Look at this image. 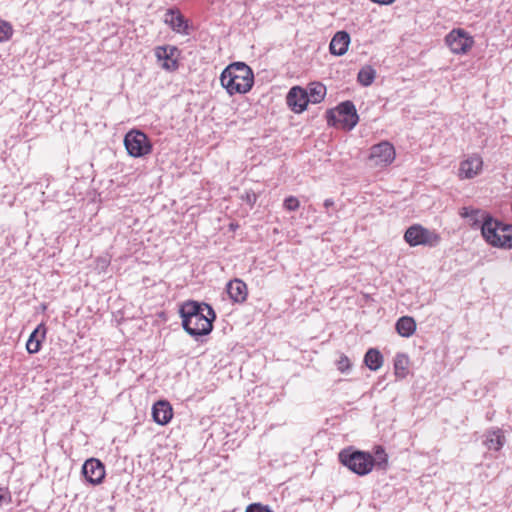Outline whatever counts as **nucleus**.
Returning a JSON list of instances; mask_svg holds the SVG:
<instances>
[{
    "label": "nucleus",
    "instance_id": "f257e3e1",
    "mask_svg": "<svg viewBox=\"0 0 512 512\" xmlns=\"http://www.w3.org/2000/svg\"><path fill=\"white\" fill-rule=\"evenodd\" d=\"M220 82L229 95L245 94L253 86V71L244 62H234L222 71Z\"/></svg>",
    "mask_w": 512,
    "mask_h": 512
},
{
    "label": "nucleus",
    "instance_id": "f03ea898",
    "mask_svg": "<svg viewBox=\"0 0 512 512\" xmlns=\"http://www.w3.org/2000/svg\"><path fill=\"white\" fill-rule=\"evenodd\" d=\"M510 225H503L490 216H485L481 224V233L484 239L496 247L512 248V234L509 233Z\"/></svg>",
    "mask_w": 512,
    "mask_h": 512
},
{
    "label": "nucleus",
    "instance_id": "7ed1b4c3",
    "mask_svg": "<svg viewBox=\"0 0 512 512\" xmlns=\"http://www.w3.org/2000/svg\"><path fill=\"white\" fill-rule=\"evenodd\" d=\"M340 462L357 475L364 476L373 469L372 454L353 448L344 449L339 453Z\"/></svg>",
    "mask_w": 512,
    "mask_h": 512
},
{
    "label": "nucleus",
    "instance_id": "20e7f679",
    "mask_svg": "<svg viewBox=\"0 0 512 512\" xmlns=\"http://www.w3.org/2000/svg\"><path fill=\"white\" fill-rule=\"evenodd\" d=\"M359 116L352 101L340 103L335 110L327 111V123L330 126H341L348 131L352 130L358 123Z\"/></svg>",
    "mask_w": 512,
    "mask_h": 512
},
{
    "label": "nucleus",
    "instance_id": "39448f33",
    "mask_svg": "<svg viewBox=\"0 0 512 512\" xmlns=\"http://www.w3.org/2000/svg\"><path fill=\"white\" fill-rule=\"evenodd\" d=\"M124 146L129 156L142 158L152 152V143L141 130L132 129L124 136Z\"/></svg>",
    "mask_w": 512,
    "mask_h": 512
},
{
    "label": "nucleus",
    "instance_id": "423d86ee",
    "mask_svg": "<svg viewBox=\"0 0 512 512\" xmlns=\"http://www.w3.org/2000/svg\"><path fill=\"white\" fill-rule=\"evenodd\" d=\"M179 315L182 320H215L216 313L212 306L204 302L187 300L179 306Z\"/></svg>",
    "mask_w": 512,
    "mask_h": 512
},
{
    "label": "nucleus",
    "instance_id": "0eeeda50",
    "mask_svg": "<svg viewBox=\"0 0 512 512\" xmlns=\"http://www.w3.org/2000/svg\"><path fill=\"white\" fill-rule=\"evenodd\" d=\"M404 239L410 246L427 245L434 247L440 242V236L437 233L418 224L412 225L406 230Z\"/></svg>",
    "mask_w": 512,
    "mask_h": 512
},
{
    "label": "nucleus",
    "instance_id": "6e6552de",
    "mask_svg": "<svg viewBox=\"0 0 512 512\" xmlns=\"http://www.w3.org/2000/svg\"><path fill=\"white\" fill-rule=\"evenodd\" d=\"M446 45L454 54H465L473 45L474 40L463 29H453L445 37Z\"/></svg>",
    "mask_w": 512,
    "mask_h": 512
},
{
    "label": "nucleus",
    "instance_id": "1a4fd4ad",
    "mask_svg": "<svg viewBox=\"0 0 512 512\" xmlns=\"http://www.w3.org/2000/svg\"><path fill=\"white\" fill-rule=\"evenodd\" d=\"M369 159L374 166H387L395 159V149L387 141L380 142L371 147Z\"/></svg>",
    "mask_w": 512,
    "mask_h": 512
},
{
    "label": "nucleus",
    "instance_id": "9d476101",
    "mask_svg": "<svg viewBox=\"0 0 512 512\" xmlns=\"http://www.w3.org/2000/svg\"><path fill=\"white\" fill-rule=\"evenodd\" d=\"M82 474L90 484L98 485L105 477V466L99 459L90 458L84 462Z\"/></svg>",
    "mask_w": 512,
    "mask_h": 512
},
{
    "label": "nucleus",
    "instance_id": "9b49d317",
    "mask_svg": "<svg viewBox=\"0 0 512 512\" xmlns=\"http://www.w3.org/2000/svg\"><path fill=\"white\" fill-rule=\"evenodd\" d=\"M309 103L307 91L299 86H294L287 94V104L295 113L303 112Z\"/></svg>",
    "mask_w": 512,
    "mask_h": 512
},
{
    "label": "nucleus",
    "instance_id": "f8f14e48",
    "mask_svg": "<svg viewBox=\"0 0 512 512\" xmlns=\"http://www.w3.org/2000/svg\"><path fill=\"white\" fill-rule=\"evenodd\" d=\"M164 22L168 24L170 28L177 33L185 35L189 34L188 23L179 10L168 9L164 16Z\"/></svg>",
    "mask_w": 512,
    "mask_h": 512
},
{
    "label": "nucleus",
    "instance_id": "ddd939ff",
    "mask_svg": "<svg viewBox=\"0 0 512 512\" xmlns=\"http://www.w3.org/2000/svg\"><path fill=\"white\" fill-rule=\"evenodd\" d=\"M173 416V410L170 403L166 400H159L152 407L153 420L159 425H166Z\"/></svg>",
    "mask_w": 512,
    "mask_h": 512
},
{
    "label": "nucleus",
    "instance_id": "4468645a",
    "mask_svg": "<svg viewBox=\"0 0 512 512\" xmlns=\"http://www.w3.org/2000/svg\"><path fill=\"white\" fill-rule=\"evenodd\" d=\"M183 329L199 341L200 337L210 334L213 330L214 322H181Z\"/></svg>",
    "mask_w": 512,
    "mask_h": 512
},
{
    "label": "nucleus",
    "instance_id": "2eb2a0df",
    "mask_svg": "<svg viewBox=\"0 0 512 512\" xmlns=\"http://www.w3.org/2000/svg\"><path fill=\"white\" fill-rule=\"evenodd\" d=\"M482 159L479 156H472L460 164V178L470 179L476 176L482 168Z\"/></svg>",
    "mask_w": 512,
    "mask_h": 512
},
{
    "label": "nucleus",
    "instance_id": "dca6fc26",
    "mask_svg": "<svg viewBox=\"0 0 512 512\" xmlns=\"http://www.w3.org/2000/svg\"><path fill=\"white\" fill-rule=\"evenodd\" d=\"M350 44V35L346 31H338L332 38L329 50L335 56L344 55Z\"/></svg>",
    "mask_w": 512,
    "mask_h": 512
},
{
    "label": "nucleus",
    "instance_id": "f3484780",
    "mask_svg": "<svg viewBox=\"0 0 512 512\" xmlns=\"http://www.w3.org/2000/svg\"><path fill=\"white\" fill-rule=\"evenodd\" d=\"M46 331L47 330L44 325V322H40V324L30 334L28 341L26 343V349L28 353L35 354L40 350L41 343L46 336Z\"/></svg>",
    "mask_w": 512,
    "mask_h": 512
},
{
    "label": "nucleus",
    "instance_id": "a211bd4d",
    "mask_svg": "<svg viewBox=\"0 0 512 512\" xmlns=\"http://www.w3.org/2000/svg\"><path fill=\"white\" fill-rule=\"evenodd\" d=\"M227 293L235 302H243L247 297V286L240 279L231 280L227 284Z\"/></svg>",
    "mask_w": 512,
    "mask_h": 512
},
{
    "label": "nucleus",
    "instance_id": "6ab92c4d",
    "mask_svg": "<svg viewBox=\"0 0 512 512\" xmlns=\"http://www.w3.org/2000/svg\"><path fill=\"white\" fill-rule=\"evenodd\" d=\"M365 365L372 371H377L383 364V356L376 348H370L364 356Z\"/></svg>",
    "mask_w": 512,
    "mask_h": 512
},
{
    "label": "nucleus",
    "instance_id": "aec40b11",
    "mask_svg": "<svg viewBox=\"0 0 512 512\" xmlns=\"http://www.w3.org/2000/svg\"><path fill=\"white\" fill-rule=\"evenodd\" d=\"M306 91L309 102L314 104L320 103L326 96V87L320 82L310 83Z\"/></svg>",
    "mask_w": 512,
    "mask_h": 512
},
{
    "label": "nucleus",
    "instance_id": "412c9836",
    "mask_svg": "<svg viewBox=\"0 0 512 512\" xmlns=\"http://www.w3.org/2000/svg\"><path fill=\"white\" fill-rule=\"evenodd\" d=\"M409 358L404 353H397L394 358V373L397 378L403 379L408 373Z\"/></svg>",
    "mask_w": 512,
    "mask_h": 512
},
{
    "label": "nucleus",
    "instance_id": "4be33fe9",
    "mask_svg": "<svg viewBox=\"0 0 512 512\" xmlns=\"http://www.w3.org/2000/svg\"><path fill=\"white\" fill-rule=\"evenodd\" d=\"M373 467L379 470H386L388 466V455L382 446L374 448V455H372Z\"/></svg>",
    "mask_w": 512,
    "mask_h": 512
},
{
    "label": "nucleus",
    "instance_id": "5701e85b",
    "mask_svg": "<svg viewBox=\"0 0 512 512\" xmlns=\"http://www.w3.org/2000/svg\"><path fill=\"white\" fill-rule=\"evenodd\" d=\"M504 437L500 430L489 432L486 436L485 445L489 450L498 451L503 445Z\"/></svg>",
    "mask_w": 512,
    "mask_h": 512
},
{
    "label": "nucleus",
    "instance_id": "b1692460",
    "mask_svg": "<svg viewBox=\"0 0 512 512\" xmlns=\"http://www.w3.org/2000/svg\"><path fill=\"white\" fill-rule=\"evenodd\" d=\"M376 76V71L372 66H364L358 72L357 80L363 86H370Z\"/></svg>",
    "mask_w": 512,
    "mask_h": 512
},
{
    "label": "nucleus",
    "instance_id": "393cba45",
    "mask_svg": "<svg viewBox=\"0 0 512 512\" xmlns=\"http://www.w3.org/2000/svg\"><path fill=\"white\" fill-rule=\"evenodd\" d=\"M178 49L174 46H159L155 49V55L158 60H175L173 57Z\"/></svg>",
    "mask_w": 512,
    "mask_h": 512
},
{
    "label": "nucleus",
    "instance_id": "a878e982",
    "mask_svg": "<svg viewBox=\"0 0 512 512\" xmlns=\"http://www.w3.org/2000/svg\"><path fill=\"white\" fill-rule=\"evenodd\" d=\"M395 329L402 337H410L416 331V322H396Z\"/></svg>",
    "mask_w": 512,
    "mask_h": 512
},
{
    "label": "nucleus",
    "instance_id": "bb28decb",
    "mask_svg": "<svg viewBox=\"0 0 512 512\" xmlns=\"http://www.w3.org/2000/svg\"><path fill=\"white\" fill-rule=\"evenodd\" d=\"M12 35H13L12 25L8 21L0 18V43L10 40Z\"/></svg>",
    "mask_w": 512,
    "mask_h": 512
},
{
    "label": "nucleus",
    "instance_id": "cd10ccee",
    "mask_svg": "<svg viewBox=\"0 0 512 512\" xmlns=\"http://www.w3.org/2000/svg\"><path fill=\"white\" fill-rule=\"evenodd\" d=\"M461 216L464 218H471L473 221L477 222L478 217L481 216L484 219V213L479 210H474L468 207H464L461 212Z\"/></svg>",
    "mask_w": 512,
    "mask_h": 512
},
{
    "label": "nucleus",
    "instance_id": "c85d7f7f",
    "mask_svg": "<svg viewBox=\"0 0 512 512\" xmlns=\"http://www.w3.org/2000/svg\"><path fill=\"white\" fill-rule=\"evenodd\" d=\"M283 206L287 211H296L300 207L299 200L294 196L285 198Z\"/></svg>",
    "mask_w": 512,
    "mask_h": 512
},
{
    "label": "nucleus",
    "instance_id": "c756f323",
    "mask_svg": "<svg viewBox=\"0 0 512 512\" xmlns=\"http://www.w3.org/2000/svg\"><path fill=\"white\" fill-rule=\"evenodd\" d=\"M241 199L250 207H253L257 201V194L252 190H247L244 192V194H242Z\"/></svg>",
    "mask_w": 512,
    "mask_h": 512
},
{
    "label": "nucleus",
    "instance_id": "7c9ffc66",
    "mask_svg": "<svg viewBox=\"0 0 512 512\" xmlns=\"http://www.w3.org/2000/svg\"><path fill=\"white\" fill-rule=\"evenodd\" d=\"M245 512H273L268 506H264L260 503L250 504Z\"/></svg>",
    "mask_w": 512,
    "mask_h": 512
},
{
    "label": "nucleus",
    "instance_id": "2f4dec72",
    "mask_svg": "<svg viewBox=\"0 0 512 512\" xmlns=\"http://www.w3.org/2000/svg\"><path fill=\"white\" fill-rule=\"evenodd\" d=\"M11 500L8 489L0 487V505L8 503Z\"/></svg>",
    "mask_w": 512,
    "mask_h": 512
},
{
    "label": "nucleus",
    "instance_id": "473e14b6",
    "mask_svg": "<svg viewBox=\"0 0 512 512\" xmlns=\"http://www.w3.org/2000/svg\"><path fill=\"white\" fill-rule=\"evenodd\" d=\"M349 367V359L346 356H342L338 361V369L342 372H345Z\"/></svg>",
    "mask_w": 512,
    "mask_h": 512
},
{
    "label": "nucleus",
    "instance_id": "72a5a7b5",
    "mask_svg": "<svg viewBox=\"0 0 512 512\" xmlns=\"http://www.w3.org/2000/svg\"><path fill=\"white\" fill-rule=\"evenodd\" d=\"M162 67L166 70L173 71L178 68L177 60H168L163 62Z\"/></svg>",
    "mask_w": 512,
    "mask_h": 512
},
{
    "label": "nucleus",
    "instance_id": "f704fd0d",
    "mask_svg": "<svg viewBox=\"0 0 512 512\" xmlns=\"http://www.w3.org/2000/svg\"><path fill=\"white\" fill-rule=\"evenodd\" d=\"M371 1L374 2V3L380 4V5H390L395 0H371Z\"/></svg>",
    "mask_w": 512,
    "mask_h": 512
},
{
    "label": "nucleus",
    "instance_id": "c9c22d12",
    "mask_svg": "<svg viewBox=\"0 0 512 512\" xmlns=\"http://www.w3.org/2000/svg\"><path fill=\"white\" fill-rule=\"evenodd\" d=\"M332 206H334V200L332 198H328L324 201V207L326 209H329Z\"/></svg>",
    "mask_w": 512,
    "mask_h": 512
},
{
    "label": "nucleus",
    "instance_id": "e433bc0d",
    "mask_svg": "<svg viewBox=\"0 0 512 512\" xmlns=\"http://www.w3.org/2000/svg\"><path fill=\"white\" fill-rule=\"evenodd\" d=\"M397 320H414V319H413V317H411V316H407V315H405V316H401V317H399Z\"/></svg>",
    "mask_w": 512,
    "mask_h": 512
}]
</instances>
